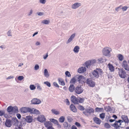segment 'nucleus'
<instances>
[{
    "label": "nucleus",
    "mask_w": 129,
    "mask_h": 129,
    "mask_svg": "<svg viewBox=\"0 0 129 129\" xmlns=\"http://www.w3.org/2000/svg\"><path fill=\"white\" fill-rule=\"evenodd\" d=\"M11 30H9L7 33V35L8 36H11L12 35L11 34Z\"/></svg>",
    "instance_id": "nucleus-53"
},
{
    "label": "nucleus",
    "mask_w": 129,
    "mask_h": 129,
    "mask_svg": "<svg viewBox=\"0 0 129 129\" xmlns=\"http://www.w3.org/2000/svg\"><path fill=\"white\" fill-rule=\"evenodd\" d=\"M105 127L107 128H109L111 127L110 125L108 123H105L104 124Z\"/></svg>",
    "instance_id": "nucleus-48"
},
{
    "label": "nucleus",
    "mask_w": 129,
    "mask_h": 129,
    "mask_svg": "<svg viewBox=\"0 0 129 129\" xmlns=\"http://www.w3.org/2000/svg\"><path fill=\"white\" fill-rule=\"evenodd\" d=\"M65 120V118L64 116L60 117L59 119V121L61 123L63 122Z\"/></svg>",
    "instance_id": "nucleus-36"
},
{
    "label": "nucleus",
    "mask_w": 129,
    "mask_h": 129,
    "mask_svg": "<svg viewBox=\"0 0 129 129\" xmlns=\"http://www.w3.org/2000/svg\"><path fill=\"white\" fill-rule=\"evenodd\" d=\"M84 79V77L82 75L79 76L77 77V80L79 82H80V81L82 79Z\"/></svg>",
    "instance_id": "nucleus-31"
},
{
    "label": "nucleus",
    "mask_w": 129,
    "mask_h": 129,
    "mask_svg": "<svg viewBox=\"0 0 129 129\" xmlns=\"http://www.w3.org/2000/svg\"><path fill=\"white\" fill-rule=\"evenodd\" d=\"M7 111L10 114H12V113H17L18 112V108L16 106L14 107L9 106L7 108Z\"/></svg>",
    "instance_id": "nucleus-3"
},
{
    "label": "nucleus",
    "mask_w": 129,
    "mask_h": 129,
    "mask_svg": "<svg viewBox=\"0 0 129 129\" xmlns=\"http://www.w3.org/2000/svg\"><path fill=\"white\" fill-rule=\"evenodd\" d=\"M121 118L123 120V121L125 123H128L129 120L127 116L125 115H122L121 116Z\"/></svg>",
    "instance_id": "nucleus-18"
},
{
    "label": "nucleus",
    "mask_w": 129,
    "mask_h": 129,
    "mask_svg": "<svg viewBox=\"0 0 129 129\" xmlns=\"http://www.w3.org/2000/svg\"><path fill=\"white\" fill-rule=\"evenodd\" d=\"M65 74L66 76H68V77H70L71 76V75L70 72L68 71H66V72Z\"/></svg>",
    "instance_id": "nucleus-47"
},
{
    "label": "nucleus",
    "mask_w": 129,
    "mask_h": 129,
    "mask_svg": "<svg viewBox=\"0 0 129 129\" xmlns=\"http://www.w3.org/2000/svg\"><path fill=\"white\" fill-rule=\"evenodd\" d=\"M6 126L8 127H10L12 125L11 121L10 119H7L5 123Z\"/></svg>",
    "instance_id": "nucleus-17"
},
{
    "label": "nucleus",
    "mask_w": 129,
    "mask_h": 129,
    "mask_svg": "<svg viewBox=\"0 0 129 129\" xmlns=\"http://www.w3.org/2000/svg\"><path fill=\"white\" fill-rule=\"evenodd\" d=\"M83 88L81 86L76 87L75 89V92L78 94H79L82 93L83 91Z\"/></svg>",
    "instance_id": "nucleus-8"
},
{
    "label": "nucleus",
    "mask_w": 129,
    "mask_h": 129,
    "mask_svg": "<svg viewBox=\"0 0 129 129\" xmlns=\"http://www.w3.org/2000/svg\"><path fill=\"white\" fill-rule=\"evenodd\" d=\"M12 124L13 125L16 126L18 125L19 121L16 117H14L12 119Z\"/></svg>",
    "instance_id": "nucleus-12"
},
{
    "label": "nucleus",
    "mask_w": 129,
    "mask_h": 129,
    "mask_svg": "<svg viewBox=\"0 0 129 129\" xmlns=\"http://www.w3.org/2000/svg\"><path fill=\"white\" fill-rule=\"evenodd\" d=\"M31 102L33 104H39L41 103V101L38 99L34 98L31 100Z\"/></svg>",
    "instance_id": "nucleus-9"
},
{
    "label": "nucleus",
    "mask_w": 129,
    "mask_h": 129,
    "mask_svg": "<svg viewBox=\"0 0 129 129\" xmlns=\"http://www.w3.org/2000/svg\"><path fill=\"white\" fill-rule=\"evenodd\" d=\"M86 69L85 67H82L79 68L78 70V72L80 73H83L86 71Z\"/></svg>",
    "instance_id": "nucleus-19"
},
{
    "label": "nucleus",
    "mask_w": 129,
    "mask_h": 129,
    "mask_svg": "<svg viewBox=\"0 0 129 129\" xmlns=\"http://www.w3.org/2000/svg\"><path fill=\"white\" fill-rule=\"evenodd\" d=\"M127 8L128 7L126 6H125L124 7H122V8L121 7L120 9H122L123 11H125L126 10Z\"/></svg>",
    "instance_id": "nucleus-52"
},
{
    "label": "nucleus",
    "mask_w": 129,
    "mask_h": 129,
    "mask_svg": "<svg viewBox=\"0 0 129 129\" xmlns=\"http://www.w3.org/2000/svg\"><path fill=\"white\" fill-rule=\"evenodd\" d=\"M50 22V21L49 20H44L42 21L41 23H42L44 24H48Z\"/></svg>",
    "instance_id": "nucleus-38"
},
{
    "label": "nucleus",
    "mask_w": 129,
    "mask_h": 129,
    "mask_svg": "<svg viewBox=\"0 0 129 129\" xmlns=\"http://www.w3.org/2000/svg\"><path fill=\"white\" fill-rule=\"evenodd\" d=\"M79 99L78 100V102L80 103H83L84 101V99L82 98H79Z\"/></svg>",
    "instance_id": "nucleus-44"
},
{
    "label": "nucleus",
    "mask_w": 129,
    "mask_h": 129,
    "mask_svg": "<svg viewBox=\"0 0 129 129\" xmlns=\"http://www.w3.org/2000/svg\"><path fill=\"white\" fill-rule=\"evenodd\" d=\"M105 109L107 111H111L112 110V109H111V107L110 106H108L107 107H106L105 108Z\"/></svg>",
    "instance_id": "nucleus-39"
},
{
    "label": "nucleus",
    "mask_w": 129,
    "mask_h": 129,
    "mask_svg": "<svg viewBox=\"0 0 129 129\" xmlns=\"http://www.w3.org/2000/svg\"><path fill=\"white\" fill-rule=\"evenodd\" d=\"M39 2L41 4H44L45 3L46 1V0H39Z\"/></svg>",
    "instance_id": "nucleus-54"
},
{
    "label": "nucleus",
    "mask_w": 129,
    "mask_h": 129,
    "mask_svg": "<svg viewBox=\"0 0 129 129\" xmlns=\"http://www.w3.org/2000/svg\"><path fill=\"white\" fill-rule=\"evenodd\" d=\"M94 110L92 108L89 107L88 108L85 109V111L83 112V113L85 116H88V114H90L92 113H93Z\"/></svg>",
    "instance_id": "nucleus-5"
},
{
    "label": "nucleus",
    "mask_w": 129,
    "mask_h": 129,
    "mask_svg": "<svg viewBox=\"0 0 129 129\" xmlns=\"http://www.w3.org/2000/svg\"><path fill=\"white\" fill-rule=\"evenodd\" d=\"M112 51L111 48L108 47H106L103 48L102 50L103 54L106 56H110V53Z\"/></svg>",
    "instance_id": "nucleus-4"
},
{
    "label": "nucleus",
    "mask_w": 129,
    "mask_h": 129,
    "mask_svg": "<svg viewBox=\"0 0 129 129\" xmlns=\"http://www.w3.org/2000/svg\"><path fill=\"white\" fill-rule=\"evenodd\" d=\"M121 7L122 6L121 5L119 6V7L116 8L115 9V10L117 11V12H118V11H119V9H120V8H121Z\"/></svg>",
    "instance_id": "nucleus-58"
},
{
    "label": "nucleus",
    "mask_w": 129,
    "mask_h": 129,
    "mask_svg": "<svg viewBox=\"0 0 129 129\" xmlns=\"http://www.w3.org/2000/svg\"><path fill=\"white\" fill-rule=\"evenodd\" d=\"M33 113L39 114L40 113V112L38 110L34 108Z\"/></svg>",
    "instance_id": "nucleus-41"
},
{
    "label": "nucleus",
    "mask_w": 129,
    "mask_h": 129,
    "mask_svg": "<svg viewBox=\"0 0 129 129\" xmlns=\"http://www.w3.org/2000/svg\"><path fill=\"white\" fill-rule=\"evenodd\" d=\"M77 108L78 109H79L81 111H83L84 110H85V109L84 108V107L80 105H79L77 107Z\"/></svg>",
    "instance_id": "nucleus-37"
},
{
    "label": "nucleus",
    "mask_w": 129,
    "mask_h": 129,
    "mask_svg": "<svg viewBox=\"0 0 129 129\" xmlns=\"http://www.w3.org/2000/svg\"><path fill=\"white\" fill-rule=\"evenodd\" d=\"M50 122H51L55 124H56L58 122V121L54 118H50Z\"/></svg>",
    "instance_id": "nucleus-33"
},
{
    "label": "nucleus",
    "mask_w": 129,
    "mask_h": 129,
    "mask_svg": "<svg viewBox=\"0 0 129 129\" xmlns=\"http://www.w3.org/2000/svg\"><path fill=\"white\" fill-rule=\"evenodd\" d=\"M75 35L76 34L75 33L73 34L70 37L73 39L75 37Z\"/></svg>",
    "instance_id": "nucleus-62"
},
{
    "label": "nucleus",
    "mask_w": 129,
    "mask_h": 129,
    "mask_svg": "<svg viewBox=\"0 0 129 129\" xmlns=\"http://www.w3.org/2000/svg\"><path fill=\"white\" fill-rule=\"evenodd\" d=\"M27 108L25 107H23L20 108V111L21 112L24 113H26L27 112Z\"/></svg>",
    "instance_id": "nucleus-32"
},
{
    "label": "nucleus",
    "mask_w": 129,
    "mask_h": 129,
    "mask_svg": "<svg viewBox=\"0 0 129 129\" xmlns=\"http://www.w3.org/2000/svg\"><path fill=\"white\" fill-rule=\"evenodd\" d=\"M93 119L94 122L97 124H100L101 121V120L96 117H94Z\"/></svg>",
    "instance_id": "nucleus-20"
},
{
    "label": "nucleus",
    "mask_w": 129,
    "mask_h": 129,
    "mask_svg": "<svg viewBox=\"0 0 129 129\" xmlns=\"http://www.w3.org/2000/svg\"><path fill=\"white\" fill-rule=\"evenodd\" d=\"M37 120L40 122L42 123L45 121L46 119L43 115H40L38 116L37 118Z\"/></svg>",
    "instance_id": "nucleus-13"
},
{
    "label": "nucleus",
    "mask_w": 129,
    "mask_h": 129,
    "mask_svg": "<svg viewBox=\"0 0 129 129\" xmlns=\"http://www.w3.org/2000/svg\"><path fill=\"white\" fill-rule=\"evenodd\" d=\"M118 74L119 76L121 78H125L126 75L125 70L122 68L118 69Z\"/></svg>",
    "instance_id": "nucleus-6"
},
{
    "label": "nucleus",
    "mask_w": 129,
    "mask_h": 129,
    "mask_svg": "<svg viewBox=\"0 0 129 129\" xmlns=\"http://www.w3.org/2000/svg\"><path fill=\"white\" fill-rule=\"evenodd\" d=\"M27 112H30L31 113H33L34 108H27Z\"/></svg>",
    "instance_id": "nucleus-35"
},
{
    "label": "nucleus",
    "mask_w": 129,
    "mask_h": 129,
    "mask_svg": "<svg viewBox=\"0 0 129 129\" xmlns=\"http://www.w3.org/2000/svg\"><path fill=\"white\" fill-rule=\"evenodd\" d=\"M80 48L78 46H76L74 48L73 51L75 53H78L79 51Z\"/></svg>",
    "instance_id": "nucleus-25"
},
{
    "label": "nucleus",
    "mask_w": 129,
    "mask_h": 129,
    "mask_svg": "<svg viewBox=\"0 0 129 129\" xmlns=\"http://www.w3.org/2000/svg\"><path fill=\"white\" fill-rule=\"evenodd\" d=\"M63 125L65 129H67L68 127V128H69L71 126L70 124H68L67 122H64L63 123Z\"/></svg>",
    "instance_id": "nucleus-24"
},
{
    "label": "nucleus",
    "mask_w": 129,
    "mask_h": 129,
    "mask_svg": "<svg viewBox=\"0 0 129 129\" xmlns=\"http://www.w3.org/2000/svg\"><path fill=\"white\" fill-rule=\"evenodd\" d=\"M103 109V108L96 107L95 109V111L97 112H101Z\"/></svg>",
    "instance_id": "nucleus-45"
},
{
    "label": "nucleus",
    "mask_w": 129,
    "mask_h": 129,
    "mask_svg": "<svg viewBox=\"0 0 129 129\" xmlns=\"http://www.w3.org/2000/svg\"><path fill=\"white\" fill-rule=\"evenodd\" d=\"M95 60H91L89 61H87L85 63V66L87 68H89L90 66L93 64V63H95Z\"/></svg>",
    "instance_id": "nucleus-10"
},
{
    "label": "nucleus",
    "mask_w": 129,
    "mask_h": 129,
    "mask_svg": "<svg viewBox=\"0 0 129 129\" xmlns=\"http://www.w3.org/2000/svg\"><path fill=\"white\" fill-rule=\"evenodd\" d=\"M39 66L38 64H36L34 67V69L35 70H37L39 69Z\"/></svg>",
    "instance_id": "nucleus-51"
},
{
    "label": "nucleus",
    "mask_w": 129,
    "mask_h": 129,
    "mask_svg": "<svg viewBox=\"0 0 129 129\" xmlns=\"http://www.w3.org/2000/svg\"><path fill=\"white\" fill-rule=\"evenodd\" d=\"M108 66L109 70L111 72L113 71L114 70V68L113 66L111 63H109L108 64Z\"/></svg>",
    "instance_id": "nucleus-27"
},
{
    "label": "nucleus",
    "mask_w": 129,
    "mask_h": 129,
    "mask_svg": "<svg viewBox=\"0 0 129 129\" xmlns=\"http://www.w3.org/2000/svg\"><path fill=\"white\" fill-rule=\"evenodd\" d=\"M23 119L24 120H25L28 123H31L33 121V119L32 117L30 115L27 116L25 118L22 117V119Z\"/></svg>",
    "instance_id": "nucleus-11"
},
{
    "label": "nucleus",
    "mask_w": 129,
    "mask_h": 129,
    "mask_svg": "<svg viewBox=\"0 0 129 129\" xmlns=\"http://www.w3.org/2000/svg\"><path fill=\"white\" fill-rule=\"evenodd\" d=\"M16 115L18 119H20L21 118V116L20 114L17 113L16 114Z\"/></svg>",
    "instance_id": "nucleus-61"
},
{
    "label": "nucleus",
    "mask_w": 129,
    "mask_h": 129,
    "mask_svg": "<svg viewBox=\"0 0 129 129\" xmlns=\"http://www.w3.org/2000/svg\"><path fill=\"white\" fill-rule=\"evenodd\" d=\"M47 129H54V128L52 126V125L48 126V127H47Z\"/></svg>",
    "instance_id": "nucleus-64"
},
{
    "label": "nucleus",
    "mask_w": 129,
    "mask_h": 129,
    "mask_svg": "<svg viewBox=\"0 0 129 129\" xmlns=\"http://www.w3.org/2000/svg\"><path fill=\"white\" fill-rule=\"evenodd\" d=\"M44 75L47 78H48L50 74L47 70L46 69H44Z\"/></svg>",
    "instance_id": "nucleus-22"
},
{
    "label": "nucleus",
    "mask_w": 129,
    "mask_h": 129,
    "mask_svg": "<svg viewBox=\"0 0 129 129\" xmlns=\"http://www.w3.org/2000/svg\"><path fill=\"white\" fill-rule=\"evenodd\" d=\"M93 77L96 78H98L99 75L102 76L103 74L102 70L100 68H97L92 72Z\"/></svg>",
    "instance_id": "nucleus-1"
},
{
    "label": "nucleus",
    "mask_w": 129,
    "mask_h": 129,
    "mask_svg": "<svg viewBox=\"0 0 129 129\" xmlns=\"http://www.w3.org/2000/svg\"><path fill=\"white\" fill-rule=\"evenodd\" d=\"M75 89L74 86L73 84L70 85L69 87V90L71 92H73L74 90L75 91Z\"/></svg>",
    "instance_id": "nucleus-23"
},
{
    "label": "nucleus",
    "mask_w": 129,
    "mask_h": 129,
    "mask_svg": "<svg viewBox=\"0 0 129 129\" xmlns=\"http://www.w3.org/2000/svg\"><path fill=\"white\" fill-rule=\"evenodd\" d=\"M70 108L73 112H75L77 111V109L75 106L73 104L71 105Z\"/></svg>",
    "instance_id": "nucleus-21"
},
{
    "label": "nucleus",
    "mask_w": 129,
    "mask_h": 129,
    "mask_svg": "<svg viewBox=\"0 0 129 129\" xmlns=\"http://www.w3.org/2000/svg\"><path fill=\"white\" fill-rule=\"evenodd\" d=\"M71 101L74 104H78V99L74 95L71 96Z\"/></svg>",
    "instance_id": "nucleus-16"
},
{
    "label": "nucleus",
    "mask_w": 129,
    "mask_h": 129,
    "mask_svg": "<svg viewBox=\"0 0 129 129\" xmlns=\"http://www.w3.org/2000/svg\"><path fill=\"white\" fill-rule=\"evenodd\" d=\"M123 122V121L121 120H119L118 121H116L113 124H111V125L114 127V129H119V127L123 128L124 127H122L121 123Z\"/></svg>",
    "instance_id": "nucleus-2"
},
{
    "label": "nucleus",
    "mask_w": 129,
    "mask_h": 129,
    "mask_svg": "<svg viewBox=\"0 0 129 129\" xmlns=\"http://www.w3.org/2000/svg\"><path fill=\"white\" fill-rule=\"evenodd\" d=\"M5 112L2 110H0V116H1L4 115Z\"/></svg>",
    "instance_id": "nucleus-56"
},
{
    "label": "nucleus",
    "mask_w": 129,
    "mask_h": 129,
    "mask_svg": "<svg viewBox=\"0 0 129 129\" xmlns=\"http://www.w3.org/2000/svg\"><path fill=\"white\" fill-rule=\"evenodd\" d=\"M59 84L63 86L64 85H65V83L64 81H62L59 82Z\"/></svg>",
    "instance_id": "nucleus-57"
},
{
    "label": "nucleus",
    "mask_w": 129,
    "mask_h": 129,
    "mask_svg": "<svg viewBox=\"0 0 129 129\" xmlns=\"http://www.w3.org/2000/svg\"><path fill=\"white\" fill-rule=\"evenodd\" d=\"M105 114L104 113H102L100 115V118L102 119H104L105 117Z\"/></svg>",
    "instance_id": "nucleus-43"
},
{
    "label": "nucleus",
    "mask_w": 129,
    "mask_h": 129,
    "mask_svg": "<svg viewBox=\"0 0 129 129\" xmlns=\"http://www.w3.org/2000/svg\"><path fill=\"white\" fill-rule=\"evenodd\" d=\"M24 78V77L21 76H19L17 78L18 80L20 81H21L22 80H23Z\"/></svg>",
    "instance_id": "nucleus-50"
},
{
    "label": "nucleus",
    "mask_w": 129,
    "mask_h": 129,
    "mask_svg": "<svg viewBox=\"0 0 129 129\" xmlns=\"http://www.w3.org/2000/svg\"><path fill=\"white\" fill-rule=\"evenodd\" d=\"M117 57L119 60L120 61H122L124 58L123 56L121 54H119L117 55Z\"/></svg>",
    "instance_id": "nucleus-29"
},
{
    "label": "nucleus",
    "mask_w": 129,
    "mask_h": 129,
    "mask_svg": "<svg viewBox=\"0 0 129 129\" xmlns=\"http://www.w3.org/2000/svg\"><path fill=\"white\" fill-rule=\"evenodd\" d=\"M37 13L38 15L39 16H42L44 14V13L43 12H38Z\"/></svg>",
    "instance_id": "nucleus-60"
},
{
    "label": "nucleus",
    "mask_w": 129,
    "mask_h": 129,
    "mask_svg": "<svg viewBox=\"0 0 129 129\" xmlns=\"http://www.w3.org/2000/svg\"><path fill=\"white\" fill-rule=\"evenodd\" d=\"M44 83L46 84L47 86H48L49 87H50L51 85L50 83L49 82L46 81L45 82H44Z\"/></svg>",
    "instance_id": "nucleus-46"
},
{
    "label": "nucleus",
    "mask_w": 129,
    "mask_h": 129,
    "mask_svg": "<svg viewBox=\"0 0 129 129\" xmlns=\"http://www.w3.org/2000/svg\"><path fill=\"white\" fill-rule=\"evenodd\" d=\"M122 66L125 70L129 71V66L127 64L126 61H123Z\"/></svg>",
    "instance_id": "nucleus-15"
},
{
    "label": "nucleus",
    "mask_w": 129,
    "mask_h": 129,
    "mask_svg": "<svg viewBox=\"0 0 129 129\" xmlns=\"http://www.w3.org/2000/svg\"><path fill=\"white\" fill-rule=\"evenodd\" d=\"M22 129V127L20 125H16V126H15V127L14 128V129Z\"/></svg>",
    "instance_id": "nucleus-49"
},
{
    "label": "nucleus",
    "mask_w": 129,
    "mask_h": 129,
    "mask_svg": "<svg viewBox=\"0 0 129 129\" xmlns=\"http://www.w3.org/2000/svg\"><path fill=\"white\" fill-rule=\"evenodd\" d=\"M65 102L66 103V104L69 105L70 104V102L68 99H67L65 100Z\"/></svg>",
    "instance_id": "nucleus-63"
},
{
    "label": "nucleus",
    "mask_w": 129,
    "mask_h": 129,
    "mask_svg": "<svg viewBox=\"0 0 129 129\" xmlns=\"http://www.w3.org/2000/svg\"><path fill=\"white\" fill-rule=\"evenodd\" d=\"M51 111L52 113L55 115H59L60 114V112L59 111L56 110L55 109H53L51 110Z\"/></svg>",
    "instance_id": "nucleus-26"
},
{
    "label": "nucleus",
    "mask_w": 129,
    "mask_h": 129,
    "mask_svg": "<svg viewBox=\"0 0 129 129\" xmlns=\"http://www.w3.org/2000/svg\"><path fill=\"white\" fill-rule=\"evenodd\" d=\"M26 121L24 120L23 119H22V121L20 122V124L19 125L22 127V126H25L26 124Z\"/></svg>",
    "instance_id": "nucleus-34"
},
{
    "label": "nucleus",
    "mask_w": 129,
    "mask_h": 129,
    "mask_svg": "<svg viewBox=\"0 0 129 129\" xmlns=\"http://www.w3.org/2000/svg\"><path fill=\"white\" fill-rule=\"evenodd\" d=\"M29 88L31 90H34L36 88V87L34 85H30L29 86Z\"/></svg>",
    "instance_id": "nucleus-40"
},
{
    "label": "nucleus",
    "mask_w": 129,
    "mask_h": 129,
    "mask_svg": "<svg viewBox=\"0 0 129 129\" xmlns=\"http://www.w3.org/2000/svg\"><path fill=\"white\" fill-rule=\"evenodd\" d=\"M44 125L46 127L48 126L52 125V124L50 121H46L45 122Z\"/></svg>",
    "instance_id": "nucleus-28"
},
{
    "label": "nucleus",
    "mask_w": 129,
    "mask_h": 129,
    "mask_svg": "<svg viewBox=\"0 0 129 129\" xmlns=\"http://www.w3.org/2000/svg\"><path fill=\"white\" fill-rule=\"evenodd\" d=\"M73 40L72 38L70 37L66 42L67 44H68L70 42Z\"/></svg>",
    "instance_id": "nucleus-55"
},
{
    "label": "nucleus",
    "mask_w": 129,
    "mask_h": 129,
    "mask_svg": "<svg viewBox=\"0 0 129 129\" xmlns=\"http://www.w3.org/2000/svg\"><path fill=\"white\" fill-rule=\"evenodd\" d=\"M85 82L90 87H93L95 86V82L93 81L90 78L87 79L85 81Z\"/></svg>",
    "instance_id": "nucleus-7"
},
{
    "label": "nucleus",
    "mask_w": 129,
    "mask_h": 129,
    "mask_svg": "<svg viewBox=\"0 0 129 129\" xmlns=\"http://www.w3.org/2000/svg\"><path fill=\"white\" fill-rule=\"evenodd\" d=\"M76 80L74 77L72 78L70 81V83H75L76 82Z\"/></svg>",
    "instance_id": "nucleus-42"
},
{
    "label": "nucleus",
    "mask_w": 129,
    "mask_h": 129,
    "mask_svg": "<svg viewBox=\"0 0 129 129\" xmlns=\"http://www.w3.org/2000/svg\"><path fill=\"white\" fill-rule=\"evenodd\" d=\"M53 85L54 86H55L56 87H59V86L58 85V84H57V83L56 82H54L53 83Z\"/></svg>",
    "instance_id": "nucleus-59"
},
{
    "label": "nucleus",
    "mask_w": 129,
    "mask_h": 129,
    "mask_svg": "<svg viewBox=\"0 0 129 129\" xmlns=\"http://www.w3.org/2000/svg\"><path fill=\"white\" fill-rule=\"evenodd\" d=\"M107 60H104L102 58H99L98 60V61L99 63H101L103 62H105Z\"/></svg>",
    "instance_id": "nucleus-30"
},
{
    "label": "nucleus",
    "mask_w": 129,
    "mask_h": 129,
    "mask_svg": "<svg viewBox=\"0 0 129 129\" xmlns=\"http://www.w3.org/2000/svg\"><path fill=\"white\" fill-rule=\"evenodd\" d=\"M81 4L80 3H76L72 5L71 8L73 9H75L78 8L81 6Z\"/></svg>",
    "instance_id": "nucleus-14"
}]
</instances>
